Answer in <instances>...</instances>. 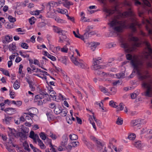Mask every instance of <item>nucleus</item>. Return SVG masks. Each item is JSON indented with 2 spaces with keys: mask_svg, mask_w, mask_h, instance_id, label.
<instances>
[{
  "mask_svg": "<svg viewBox=\"0 0 152 152\" xmlns=\"http://www.w3.org/2000/svg\"><path fill=\"white\" fill-rule=\"evenodd\" d=\"M68 50L66 46L65 45L63 48H61V51L62 52L67 53L68 52Z\"/></svg>",
  "mask_w": 152,
  "mask_h": 152,
  "instance_id": "de8ad7c7",
  "label": "nucleus"
},
{
  "mask_svg": "<svg viewBox=\"0 0 152 152\" xmlns=\"http://www.w3.org/2000/svg\"><path fill=\"white\" fill-rule=\"evenodd\" d=\"M142 23L145 24V28L148 32L149 35H152V24L150 21L146 19L142 21Z\"/></svg>",
  "mask_w": 152,
  "mask_h": 152,
  "instance_id": "423d86ee",
  "label": "nucleus"
},
{
  "mask_svg": "<svg viewBox=\"0 0 152 152\" xmlns=\"http://www.w3.org/2000/svg\"><path fill=\"white\" fill-rule=\"evenodd\" d=\"M114 60V59L113 58L109 59L108 61V62L104 65H108L107 66H112L114 64L113 63V62Z\"/></svg>",
  "mask_w": 152,
  "mask_h": 152,
  "instance_id": "473e14b6",
  "label": "nucleus"
},
{
  "mask_svg": "<svg viewBox=\"0 0 152 152\" xmlns=\"http://www.w3.org/2000/svg\"><path fill=\"white\" fill-rule=\"evenodd\" d=\"M40 138L43 140H45L47 138L46 135L43 132H41L39 134Z\"/></svg>",
  "mask_w": 152,
  "mask_h": 152,
  "instance_id": "49530a36",
  "label": "nucleus"
},
{
  "mask_svg": "<svg viewBox=\"0 0 152 152\" xmlns=\"http://www.w3.org/2000/svg\"><path fill=\"white\" fill-rule=\"evenodd\" d=\"M45 94L50 95L52 97L54 100H55L57 102H58L59 100H60L61 99H62L63 100L64 99H63V96L61 94H59V97L60 98V99L59 100L57 99V98L56 97V94L53 90L51 91H50V92H48V93Z\"/></svg>",
  "mask_w": 152,
  "mask_h": 152,
  "instance_id": "0eeeda50",
  "label": "nucleus"
},
{
  "mask_svg": "<svg viewBox=\"0 0 152 152\" xmlns=\"http://www.w3.org/2000/svg\"><path fill=\"white\" fill-rule=\"evenodd\" d=\"M66 121H67V122L70 124H71L72 123V120L74 121L75 120V118L73 117L72 116V120L70 119V117L69 116H67L66 117Z\"/></svg>",
  "mask_w": 152,
  "mask_h": 152,
  "instance_id": "c85d7f7f",
  "label": "nucleus"
},
{
  "mask_svg": "<svg viewBox=\"0 0 152 152\" xmlns=\"http://www.w3.org/2000/svg\"><path fill=\"white\" fill-rule=\"evenodd\" d=\"M46 25V23L44 22L39 23L38 25V26L39 28H42Z\"/></svg>",
  "mask_w": 152,
  "mask_h": 152,
  "instance_id": "052dcab7",
  "label": "nucleus"
},
{
  "mask_svg": "<svg viewBox=\"0 0 152 152\" xmlns=\"http://www.w3.org/2000/svg\"><path fill=\"white\" fill-rule=\"evenodd\" d=\"M49 136L53 140H55L57 138L56 135V134H53L51 132H50V134H49Z\"/></svg>",
  "mask_w": 152,
  "mask_h": 152,
  "instance_id": "37998d69",
  "label": "nucleus"
},
{
  "mask_svg": "<svg viewBox=\"0 0 152 152\" xmlns=\"http://www.w3.org/2000/svg\"><path fill=\"white\" fill-rule=\"evenodd\" d=\"M66 38V36L65 34H62V35L59 37V42H63L65 40Z\"/></svg>",
  "mask_w": 152,
  "mask_h": 152,
  "instance_id": "cd10ccee",
  "label": "nucleus"
},
{
  "mask_svg": "<svg viewBox=\"0 0 152 152\" xmlns=\"http://www.w3.org/2000/svg\"><path fill=\"white\" fill-rule=\"evenodd\" d=\"M29 137L32 139H34V137H36L38 138L39 137L38 136L37 134H35L34 132L33 131L30 132Z\"/></svg>",
  "mask_w": 152,
  "mask_h": 152,
  "instance_id": "a878e982",
  "label": "nucleus"
},
{
  "mask_svg": "<svg viewBox=\"0 0 152 152\" xmlns=\"http://www.w3.org/2000/svg\"><path fill=\"white\" fill-rule=\"evenodd\" d=\"M109 24L114 31L118 32H122L124 28H130L134 32L136 30L135 26H140L130 7L127 11L120 12Z\"/></svg>",
  "mask_w": 152,
  "mask_h": 152,
  "instance_id": "f03ea898",
  "label": "nucleus"
},
{
  "mask_svg": "<svg viewBox=\"0 0 152 152\" xmlns=\"http://www.w3.org/2000/svg\"><path fill=\"white\" fill-rule=\"evenodd\" d=\"M61 113H60L61 115L62 116H65L68 113V111L66 109H64L63 110H61Z\"/></svg>",
  "mask_w": 152,
  "mask_h": 152,
  "instance_id": "c756f323",
  "label": "nucleus"
},
{
  "mask_svg": "<svg viewBox=\"0 0 152 152\" xmlns=\"http://www.w3.org/2000/svg\"><path fill=\"white\" fill-rule=\"evenodd\" d=\"M82 140L84 144L88 148H89L91 147L92 146L91 143L85 137L83 136L82 139Z\"/></svg>",
  "mask_w": 152,
  "mask_h": 152,
  "instance_id": "4468645a",
  "label": "nucleus"
},
{
  "mask_svg": "<svg viewBox=\"0 0 152 152\" xmlns=\"http://www.w3.org/2000/svg\"><path fill=\"white\" fill-rule=\"evenodd\" d=\"M99 89L100 91L104 93H106L107 92V90L105 87L102 86H99Z\"/></svg>",
  "mask_w": 152,
  "mask_h": 152,
  "instance_id": "09e8293b",
  "label": "nucleus"
},
{
  "mask_svg": "<svg viewBox=\"0 0 152 152\" xmlns=\"http://www.w3.org/2000/svg\"><path fill=\"white\" fill-rule=\"evenodd\" d=\"M31 111H29L28 113H24L25 114L27 115H29L31 117L33 118L34 117V115H35L36 114L33 113H31V110H32L33 111H34L35 112L36 111H38V110L37 109L35 108H32L31 109H30Z\"/></svg>",
  "mask_w": 152,
  "mask_h": 152,
  "instance_id": "393cba45",
  "label": "nucleus"
},
{
  "mask_svg": "<svg viewBox=\"0 0 152 152\" xmlns=\"http://www.w3.org/2000/svg\"><path fill=\"white\" fill-rule=\"evenodd\" d=\"M12 40V37L7 35L4 37L2 40V42L4 44H6L11 41Z\"/></svg>",
  "mask_w": 152,
  "mask_h": 152,
  "instance_id": "ddd939ff",
  "label": "nucleus"
},
{
  "mask_svg": "<svg viewBox=\"0 0 152 152\" xmlns=\"http://www.w3.org/2000/svg\"><path fill=\"white\" fill-rule=\"evenodd\" d=\"M124 4L125 6L130 7L132 5V3L131 2H128L125 0L124 2Z\"/></svg>",
  "mask_w": 152,
  "mask_h": 152,
  "instance_id": "69168bd1",
  "label": "nucleus"
},
{
  "mask_svg": "<svg viewBox=\"0 0 152 152\" xmlns=\"http://www.w3.org/2000/svg\"><path fill=\"white\" fill-rule=\"evenodd\" d=\"M4 110L10 115L14 113L16 111L15 109L12 108H7L5 109Z\"/></svg>",
  "mask_w": 152,
  "mask_h": 152,
  "instance_id": "6ab92c4d",
  "label": "nucleus"
},
{
  "mask_svg": "<svg viewBox=\"0 0 152 152\" xmlns=\"http://www.w3.org/2000/svg\"><path fill=\"white\" fill-rule=\"evenodd\" d=\"M51 7H52L50 2H49L46 4V9L50 11L51 9Z\"/></svg>",
  "mask_w": 152,
  "mask_h": 152,
  "instance_id": "e2e57ef3",
  "label": "nucleus"
},
{
  "mask_svg": "<svg viewBox=\"0 0 152 152\" xmlns=\"http://www.w3.org/2000/svg\"><path fill=\"white\" fill-rule=\"evenodd\" d=\"M123 120L121 118H118L116 122V124L119 125H121L123 124Z\"/></svg>",
  "mask_w": 152,
  "mask_h": 152,
  "instance_id": "3c124183",
  "label": "nucleus"
},
{
  "mask_svg": "<svg viewBox=\"0 0 152 152\" xmlns=\"http://www.w3.org/2000/svg\"><path fill=\"white\" fill-rule=\"evenodd\" d=\"M48 57L52 61H56V58L54 56L51 55L50 54H49V55H48Z\"/></svg>",
  "mask_w": 152,
  "mask_h": 152,
  "instance_id": "338daca9",
  "label": "nucleus"
},
{
  "mask_svg": "<svg viewBox=\"0 0 152 152\" xmlns=\"http://www.w3.org/2000/svg\"><path fill=\"white\" fill-rule=\"evenodd\" d=\"M109 104L110 106L116 108L118 107V106L116 104V103L114 102L113 100L110 102Z\"/></svg>",
  "mask_w": 152,
  "mask_h": 152,
  "instance_id": "c03bdc74",
  "label": "nucleus"
},
{
  "mask_svg": "<svg viewBox=\"0 0 152 152\" xmlns=\"http://www.w3.org/2000/svg\"><path fill=\"white\" fill-rule=\"evenodd\" d=\"M16 47L15 45L12 43L10 45L9 49L10 51H12L15 50Z\"/></svg>",
  "mask_w": 152,
  "mask_h": 152,
  "instance_id": "c9c22d12",
  "label": "nucleus"
},
{
  "mask_svg": "<svg viewBox=\"0 0 152 152\" xmlns=\"http://www.w3.org/2000/svg\"><path fill=\"white\" fill-rule=\"evenodd\" d=\"M18 137H20L22 140H25L26 138V134L20 132H18L17 133L16 137L18 138Z\"/></svg>",
  "mask_w": 152,
  "mask_h": 152,
  "instance_id": "f3484780",
  "label": "nucleus"
},
{
  "mask_svg": "<svg viewBox=\"0 0 152 152\" xmlns=\"http://www.w3.org/2000/svg\"><path fill=\"white\" fill-rule=\"evenodd\" d=\"M72 147V146L71 145L68 144L65 148L67 152H71Z\"/></svg>",
  "mask_w": 152,
  "mask_h": 152,
  "instance_id": "864d4df0",
  "label": "nucleus"
},
{
  "mask_svg": "<svg viewBox=\"0 0 152 152\" xmlns=\"http://www.w3.org/2000/svg\"><path fill=\"white\" fill-rule=\"evenodd\" d=\"M52 27L54 32L58 34H62L63 31H64L60 28L57 26H53Z\"/></svg>",
  "mask_w": 152,
  "mask_h": 152,
  "instance_id": "2eb2a0df",
  "label": "nucleus"
},
{
  "mask_svg": "<svg viewBox=\"0 0 152 152\" xmlns=\"http://www.w3.org/2000/svg\"><path fill=\"white\" fill-rule=\"evenodd\" d=\"M8 18L9 21L12 23H14L16 21V18L13 17L12 16L9 15L8 16Z\"/></svg>",
  "mask_w": 152,
  "mask_h": 152,
  "instance_id": "58836bf2",
  "label": "nucleus"
},
{
  "mask_svg": "<svg viewBox=\"0 0 152 152\" xmlns=\"http://www.w3.org/2000/svg\"><path fill=\"white\" fill-rule=\"evenodd\" d=\"M34 19L35 18L34 17H32L29 19V22L31 25H32L34 23Z\"/></svg>",
  "mask_w": 152,
  "mask_h": 152,
  "instance_id": "6e6d98bb",
  "label": "nucleus"
},
{
  "mask_svg": "<svg viewBox=\"0 0 152 152\" xmlns=\"http://www.w3.org/2000/svg\"><path fill=\"white\" fill-rule=\"evenodd\" d=\"M48 107L51 109H53L56 107V105L55 103L52 102L49 104Z\"/></svg>",
  "mask_w": 152,
  "mask_h": 152,
  "instance_id": "5fc2aeb1",
  "label": "nucleus"
},
{
  "mask_svg": "<svg viewBox=\"0 0 152 152\" xmlns=\"http://www.w3.org/2000/svg\"><path fill=\"white\" fill-rule=\"evenodd\" d=\"M45 143H47L48 144H50V145H52L51 143V140L50 139L48 138H47L45 141Z\"/></svg>",
  "mask_w": 152,
  "mask_h": 152,
  "instance_id": "680f3d73",
  "label": "nucleus"
},
{
  "mask_svg": "<svg viewBox=\"0 0 152 152\" xmlns=\"http://www.w3.org/2000/svg\"><path fill=\"white\" fill-rule=\"evenodd\" d=\"M67 59V57L65 56L58 57V60L65 65L66 64Z\"/></svg>",
  "mask_w": 152,
  "mask_h": 152,
  "instance_id": "aec40b11",
  "label": "nucleus"
},
{
  "mask_svg": "<svg viewBox=\"0 0 152 152\" xmlns=\"http://www.w3.org/2000/svg\"><path fill=\"white\" fill-rule=\"evenodd\" d=\"M94 34H90L88 32H85V33L84 34V37L86 39H88L89 37H90V35H94Z\"/></svg>",
  "mask_w": 152,
  "mask_h": 152,
  "instance_id": "13d9d810",
  "label": "nucleus"
},
{
  "mask_svg": "<svg viewBox=\"0 0 152 152\" xmlns=\"http://www.w3.org/2000/svg\"><path fill=\"white\" fill-rule=\"evenodd\" d=\"M92 28V27L91 26H88L86 30V32H88V33H89L90 34H94L92 33V32L91 31V29Z\"/></svg>",
  "mask_w": 152,
  "mask_h": 152,
  "instance_id": "a18cd8bd",
  "label": "nucleus"
},
{
  "mask_svg": "<svg viewBox=\"0 0 152 152\" xmlns=\"http://www.w3.org/2000/svg\"><path fill=\"white\" fill-rule=\"evenodd\" d=\"M73 4V3L68 0H64L63 5L66 8H69L70 6Z\"/></svg>",
  "mask_w": 152,
  "mask_h": 152,
  "instance_id": "a211bd4d",
  "label": "nucleus"
},
{
  "mask_svg": "<svg viewBox=\"0 0 152 152\" xmlns=\"http://www.w3.org/2000/svg\"><path fill=\"white\" fill-rule=\"evenodd\" d=\"M46 115L47 116L48 119V121H51L53 119V115L51 113H47Z\"/></svg>",
  "mask_w": 152,
  "mask_h": 152,
  "instance_id": "e433bc0d",
  "label": "nucleus"
},
{
  "mask_svg": "<svg viewBox=\"0 0 152 152\" xmlns=\"http://www.w3.org/2000/svg\"><path fill=\"white\" fill-rule=\"evenodd\" d=\"M128 39L130 42L129 43L126 42L123 37H121L120 39L121 46L125 49L126 52L135 51L137 48L140 46L141 44L140 39L137 37L133 36L132 34L129 35Z\"/></svg>",
  "mask_w": 152,
  "mask_h": 152,
  "instance_id": "7ed1b4c3",
  "label": "nucleus"
},
{
  "mask_svg": "<svg viewBox=\"0 0 152 152\" xmlns=\"http://www.w3.org/2000/svg\"><path fill=\"white\" fill-rule=\"evenodd\" d=\"M70 59L72 62L75 65L78 66L79 67L83 69L85 68L86 67L87 64L82 60L79 59L78 61L75 57H74L73 55H72Z\"/></svg>",
  "mask_w": 152,
  "mask_h": 152,
  "instance_id": "39448f33",
  "label": "nucleus"
},
{
  "mask_svg": "<svg viewBox=\"0 0 152 152\" xmlns=\"http://www.w3.org/2000/svg\"><path fill=\"white\" fill-rule=\"evenodd\" d=\"M145 48L142 54L140 56L132 57L130 54L126 55L127 60L131 61L130 63L134 68L133 71L136 72L139 79L146 81H143L142 86L146 89L143 95L147 97H152V81L149 79L150 75L148 70L144 69V63H145L147 67H152V49L150 45L147 41L145 42Z\"/></svg>",
  "mask_w": 152,
  "mask_h": 152,
  "instance_id": "f257e3e1",
  "label": "nucleus"
},
{
  "mask_svg": "<svg viewBox=\"0 0 152 152\" xmlns=\"http://www.w3.org/2000/svg\"><path fill=\"white\" fill-rule=\"evenodd\" d=\"M61 108H59L58 107H56L55 108L54 110V113L56 114H60L61 113Z\"/></svg>",
  "mask_w": 152,
  "mask_h": 152,
  "instance_id": "72a5a7b5",
  "label": "nucleus"
},
{
  "mask_svg": "<svg viewBox=\"0 0 152 152\" xmlns=\"http://www.w3.org/2000/svg\"><path fill=\"white\" fill-rule=\"evenodd\" d=\"M20 46L23 48L24 49H27L28 48V46L27 44L24 43L22 42L20 44Z\"/></svg>",
  "mask_w": 152,
  "mask_h": 152,
  "instance_id": "f704fd0d",
  "label": "nucleus"
},
{
  "mask_svg": "<svg viewBox=\"0 0 152 152\" xmlns=\"http://www.w3.org/2000/svg\"><path fill=\"white\" fill-rule=\"evenodd\" d=\"M139 94V93L137 92H136V93L134 92L131 95V96L132 99H135L138 95Z\"/></svg>",
  "mask_w": 152,
  "mask_h": 152,
  "instance_id": "8fccbe9b",
  "label": "nucleus"
},
{
  "mask_svg": "<svg viewBox=\"0 0 152 152\" xmlns=\"http://www.w3.org/2000/svg\"><path fill=\"white\" fill-rule=\"evenodd\" d=\"M132 143L133 145L138 148H140L142 146L140 141H138L137 142H134Z\"/></svg>",
  "mask_w": 152,
  "mask_h": 152,
  "instance_id": "b1692460",
  "label": "nucleus"
},
{
  "mask_svg": "<svg viewBox=\"0 0 152 152\" xmlns=\"http://www.w3.org/2000/svg\"><path fill=\"white\" fill-rule=\"evenodd\" d=\"M37 141L41 149H44L46 148V146L39 137L37 139Z\"/></svg>",
  "mask_w": 152,
  "mask_h": 152,
  "instance_id": "4be33fe9",
  "label": "nucleus"
},
{
  "mask_svg": "<svg viewBox=\"0 0 152 152\" xmlns=\"http://www.w3.org/2000/svg\"><path fill=\"white\" fill-rule=\"evenodd\" d=\"M97 144V145L98 147V148L100 151H101L102 149H103L104 147V144L98 140H97L95 142Z\"/></svg>",
  "mask_w": 152,
  "mask_h": 152,
  "instance_id": "412c9836",
  "label": "nucleus"
},
{
  "mask_svg": "<svg viewBox=\"0 0 152 152\" xmlns=\"http://www.w3.org/2000/svg\"><path fill=\"white\" fill-rule=\"evenodd\" d=\"M51 4L52 7H56L57 6V2H55L53 1H51L50 2H49Z\"/></svg>",
  "mask_w": 152,
  "mask_h": 152,
  "instance_id": "774afa93",
  "label": "nucleus"
},
{
  "mask_svg": "<svg viewBox=\"0 0 152 152\" xmlns=\"http://www.w3.org/2000/svg\"><path fill=\"white\" fill-rule=\"evenodd\" d=\"M15 31L17 32H20L22 33H20V34H23L25 32V30L24 29H22L21 28H18L15 29Z\"/></svg>",
  "mask_w": 152,
  "mask_h": 152,
  "instance_id": "603ef678",
  "label": "nucleus"
},
{
  "mask_svg": "<svg viewBox=\"0 0 152 152\" xmlns=\"http://www.w3.org/2000/svg\"><path fill=\"white\" fill-rule=\"evenodd\" d=\"M12 118L11 117L5 116L4 118L3 119V122L4 124L9 125L11 124Z\"/></svg>",
  "mask_w": 152,
  "mask_h": 152,
  "instance_id": "9b49d317",
  "label": "nucleus"
},
{
  "mask_svg": "<svg viewBox=\"0 0 152 152\" xmlns=\"http://www.w3.org/2000/svg\"><path fill=\"white\" fill-rule=\"evenodd\" d=\"M26 82L28 83V84L31 83L33 82L31 80L30 77L29 76L26 77Z\"/></svg>",
  "mask_w": 152,
  "mask_h": 152,
  "instance_id": "bf43d9fd",
  "label": "nucleus"
},
{
  "mask_svg": "<svg viewBox=\"0 0 152 152\" xmlns=\"http://www.w3.org/2000/svg\"><path fill=\"white\" fill-rule=\"evenodd\" d=\"M88 43L89 47L91 48V49L93 51L94 50L96 47L100 44V43L99 42H91Z\"/></svg>",
  "mask_w": 152,
  "mask_h": 152,
  "instance_id": "f8f14e48",
  "label": "nucleus"
},
{
  "mask_svg": "<svg viewBox=\"0 0 152 152\" xmlns=\"http://www.w3.org/2000/svg\"><path fill=\"white\" fill-rule=\"evenodd\" d=\"M124 105L122 103H120V104L119 105V107H117V111H120L122 110H123L124 107Z\"/></svg>",
  "mask_w": 152,
  "mask_h": 152,
  "instance_id": "4c0bfd02",
  "label": "nucleus"
},
{
  "mask_svg": "<svg viewBox=\"0 0 152 152\" xmlns=\"http://www.w3.org/2000/svg\"><path fill=\"white\" fill-rule=\"evenodd\" d=\"M34 85V84L33 82L32 83H31L29 84V86L31 89V91H34L35 90V87L33 86Z\"/></svg>",
  "mask_w": 152,
  "mask_h": 152,
  "instance_id": "0e129e2a",
  "label": "nucleus"
},
{
  "mask_svg": "<svg viewBox=\"0 0 152 152\" xmlns=\"http://www.w3.org/2000/svg\"><path fill=\"white\" fill-rule=\"evenodd\" d=\"M9 129L8 131V135L11 138V139H13L14 137H16L17 133L18 132L14 129H12L11 128H8Z\"/></svg>",
  "mask_w": 152,
  "mask_h": 152,
  "instance_id": "6e6552de",
  "label": "nucleus"
},
{
  "mask_svg": "<svg viewBox=\"0 0 152 152\" xmlns=\"http://www.w3.org/2000/svg\"><path fill=\"white\" fill-rule=\"evenodd\" d=\"M13 86L15 90L18 89L20 86V83L18 80H16L13 85Z\"/></svg>",
  "mask_w": 152,
  "mask_h": 152,
  "instance_id": "5701e85b",
  "label": "nucleus"
},
{
  "mask_svg": "<svg viewBox=\"0 0 152 152\" xmlns=\"http://www.w3.org/2000/svg\"><path fill=\"white\" fill-rule=\"evenodd\" d=\"M117 77L118 78H123L125 76V74L123 73H120L116 74Z\"/></svg>",
  "mask_w": 152,
  "mask_h": 152,
  "instance_id": "ea45409f",
  "label": "nucleus"
},
{
  "mask_svg": "<svg viewBox=\"0 0 152 152\" xmlns=\"http://www.w3.org/2000/svg\"><path fill=\"white\" fill-rule=\"evenodd\" d=\"M104 12H106L107 14V16H108L110 15L113 14L115 12V10H112L107 7H104Z\"/></svg>",
  "mask_w": 152,
  "mask_h": 152,
  "instance_id": "dca6fc26",
  "label": "nucleus"
},
{
  "mask_svg": "<svg viewBox=\"0 0 152 152\" xmlns=\"http://www.w3.org/2000/svg\"><path fill=\"white\" fill-rule=\"evenodd\" d=\"M102 60L100 58L93 59V64L91 67L92 69H103L106 68L108 65H99V64L102 62Z\"/></svg>",
  "mask_w": 152,
  "mask_h": 152,
  "instance_id": "20e7f679",
  "label": "nucleus"
},
{
  "mask_svg": "<svg viewBox=\"0 0 152 152\" xmlns=\"http://www.w3.org/2000/svg\"><path fill=\"white\" fill-rule=\"evenodd\" d=\"M71 144L72 145V147H76L79 145L80 143L78 141H73L72 142Z\"/></svg>",
  "mask_w": 152,
  "mask_h": 152,
  "instance_id": "79ce46f5",
  "label": "nucleus"
},
{
  "mask_svg": "<svg viewBox=\"0 0 152 152\" xmlns=\"http://www.w3.org/2000/svg\"><path fill=\"white\" fill-rule=\"evenodd\" d=\"M135 134L133 133L129 135L128 137V138L130 140H133L135 139Z\"/></svg>",
  "mask_w": 152,
  "mask_h": 152,
  "instance_id": "a19ab883",
  "label": "nucleus"
},
{
  "mask_svg": "<svg viewBox=\"0 0 152 152\" xmlns=\"http://www.w3.org/2000/svg\"><path fill=\"white\" fill-rule=\"evenodd\" d=\"M63 138L64 140V144L66 145L68 140L67 135L66 134L64 135L63 136Z\"/></svg>",
  "mask_w": 152,
  "mask_h": 152,
  "instance_id": "4d7b16f0",
  "label": "nucleus"
},
{
  "mask_svg": "<svg viewBox=\"0 0 152 152\" xmlns=\"http://www.w3.org/2000/svg\"><path fill=\"white\" fill-rule=\"evenodd\" d=\"M58 13L62 14H65L66 15L67 14L68 11L66 9H59L58 10Z\"/></svg>",
  "mask_w": 152,
  "mask_h": 152,
  "instance_id": "2f4dec72",
  "label": "nucleus"
},
{
  "mask_svg": "<svg viewBox=\"0 0 152 152\" xmlns=\"http://www.w3.org/2000/svg\"><path fill=\"white\" fill-rule=\"evenodd\" d=\"M100 69H92L94 70V73L96 75H99L101 76H107L109 75V74L106 73L104 72H103L102 71L100 70Z\"/></svg>",
  "mask_w": 152,
  "mask_h": 152,
  "instance_id": "9d476101",
  "label": "nucleus"
},
{
  "mask_svg": "<svg viewBox=\"0 0 152 152\" xmlns=\"http://www.w3.org/2000/svg\"><path fill=\"white\" fill-rule=\"evenodd\" d=\"M143 120H141V119H136L134 120H132L131 121V124L132 126H134L140 124H144L145 123L143 122Z\"/></svg>",
  "mask_w": 152,
  "mask_h": 152,
  "instance_id": "1a4fd4ad",
  "label": "nucleus"
},
{
  "mask_svg": "<svg viewBox=\"0 0 152 152\" xmlns=\"http://www.w3.org/2000/svg\"><path fill=\"white\" fill-rule=\"evenodd\" d=\"M23 145L24 149L28 151H30V149L29 148V145L27 142L25 141L23 142Z\"/></svg>",
  "mask_w": 152,
  "mask_h": 152,
  "instance_id": "bb28decb",
  "label": "nucleus"
},
{
  "mask_svg": "<svg viewBox=\"0 0 152 152\" xmlns=\"http://www.w3.org/2000/svg\"><path fill=\"white\" fill-rule=\"evenodd\" d=\"M69 137L70 139L72 140H76L78 138L77 136L75 134H70L69 135Z\"/></svg>",
  "mask_w": 152,
  "mask_h": 152,
  "instance_id": "7c9ffc66",
  "label": "nucleus"
}]
</instances>
